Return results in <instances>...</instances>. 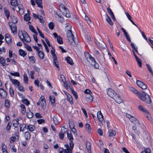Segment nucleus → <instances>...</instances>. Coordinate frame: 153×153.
<instances>
[{
	"label": "nucleus",
	"instance_id": "nucleus-1",
	"mask_svg": "<svg viewBox=\"0 0 153 153\" xmlns=\"http://www.w3.org/2000/svg\"><path fill=\"white\" fill-rule=\"evenodd\" d=\"M67 133L68 138L70 140V148H69V145L68 144L65 145L64 146L66 149H65L64 153H72V151L74 146V144L73 142V138L71 133V131H67Z\"/></svg>",
	"mask_w": 153,
	"mask_h": 153
},
{
	"label": "nucleus",
	"instance_id": "nucleus-2",
	"mask_svg": "<svg viewBox=\"0 0 153 153\" xmlns=\"http://www.w3.org/2000/svg\"><path fill=\"white\" fill-rule=\"evenodd\" d=\"M84 56L85 59L88 61L90 62L91 65L95 68H99V65L97 63L93 57L87 52L84 53Z\"/></svg>",
	"mask_w": 153,
	"mask_h": 153
},
{
	"label": "nucleus",
	"instance_id": "nucleus-3",
	"mask_svg": "<svg viewBox=\"0 0 153 153\" xmlns=\"http://www.w3.org/2000/svg\"><path fill=\"white\" fill-rule=\"evenodd\" d=\"M84 56L85 59L88 61L90 62L91 65L95 68H99V65L97 63L93 57L87 52L84 53Z\"/></svg>",
	"mask_w": 153,
	"mask_h": 153
},
{
	"label": "nucleus",
	"instance_id": "nucleus-4",
	"mask_svg": "<svg viewBox=\"0 0 153 153\" xmlns=\"http://www.w3.org/2000/svg\"><path fill=\"white\" fill-rule=\"evenodd\" d=\"M19 36L24 44H25V42H29L31 41L30 37L25 31L23 32L22 30L19 31Z\"/></svg>",
	"mask_w": 153,
	"mask_h": 153
},
{
	"label": "nucleus",
	"instance_id": "nucleus-5",
	"mask_svg": "<svg viewBox=\"0 0 153 153\" xmlns=\"http://www.w3.org/2000/svg\"><path fill=\"white\" fill-rule=\"evenodd\" d=\"M66 35L67 39L70 42L71 46L76 47L78 44V42L74 39V36L71 31L66 32Z\"/></svg>",
	"mask_w": 153,
	"mask_h": 153
},
{
	"label": "nucleus",
	"instance_id": "nucleus-6",
	"mask_svg": "<svg viewBox=\"0 0 153 153\" xmlns=\"http://www.w3.org/2000/svg\"><path fill=\"white\" fill-rule=\"evenodd\" d=\"M130 90L133 93L136 94L138 97L141 100H144L145 99V97H143L142 94L140 93L135 88L131 87H129Z\"/></svg>",
	"mask_w": 153,
	"mask_h": 153
},
{
	"label": "nucleus",
	"instance_id": "nucleus-7",
	"mask_svg": "<svg viewBox=\"0 0 153 153\" xmlns=\"http://www.w3.org/2000/svg\"><path fill=\"white\" fill-rule=\"evenodd\" d=\"M60 7L61 8V11L63 15L67 17H70L71 16V15L69 13V12L68 10H67L63 5L62 4L61 5Z\"/></svg>",
	"mask_w": 153,
	"mask_h": 153
},
{
	"label": "nucleus",
	"instance_id": "nucleus-8",
	"mask_svg": "<svg viewBox=\"0 0 153 153\" xmlns=\"http://www.w3.org/2000/svg\"><path fill=\"white\" fill-rule=\"evenodd\" d=\"M51 55L52 56V57L53 59V64L54 66H55L57 68H58V70H59V66L58 65V63L56 59V56L55 55L54 52L53 50H51Z\"/></svg>",
	"mask_w": 153,
	"mask_h": 153
},
{
	"label": "nucleus",
	"instance_id": "nucleus-9",
	"mask_svg": "<svg viewBox=\"0 0 153 153\" xmlns=\"http://www.w3.org/2000/svg\"><path fill=\"white\" fill-rule=\"evenodd\" d=\"M143 94H142V95H143V97L145 98V99L144 100H143V101H146V102L148 104H150L151 103L152 101L151 100V98L150 97L149 95L147 94L146 93H145V92H143Z\"/></svg>",
	"mask_w": 153,
	"mask_h": 153
},
{
	"label": "nucleus",
	"instance_id": "nucleus-10",
	"mask_svg": "<svg viewBox=\"0 0 153 153\" xmlns=\"http://www.w3.org/2000/svg\"><path fill=\"white\" fill-rule=\"evenodd\" d=\"M107 94L110 97L113 98L117 94L111 88H109L107 90Z\"/></svg>",
	"mask_w": 153,
	"mask_h": 153
},
{
	"label": "nucleus",
	"instance_id": "nucleus-11",
	"mask_svg": "<svg viewBox=\"0 0 153 153\" xmlns=\"http://www.w3.org/2000/svg\"><path fill=\"white\" fill-rule=\"evenodd\" d=\"M31 4L33 6L35 5V1L38 7L40 8H42V6L41 5L42 4V0H31Z\"/></svg>",
	"mask_w": 153,
	"mask_h": 153
},
{
	"label": "nucleus",
	"instance_id": "nucleus-12",
	"mask_svg": "<svg viewBox=\"0 0 153 153\" xmlns=\"http://www.w3.org/2000/svg\"><path fill=\"white\" fill-rule=\"evenodd\" d=\"M11 23H9V24L10 30L11 31L12 33L13 34H15L17 32V28L16 26L14 24H13V25H11Z\"/></svg>",
	"mask_w": 153,
	"mask_h": 153
},
{
	"label": "nucleus",
	"instance_id": "nucleus-13",
	"mask_svg": "<svg viewBox=\"0 0 153 153\" xmlns=\"http://www.w3.org/2000/svg\"><path fill=\"white\" fill-rule=\"evenodd\" d=\"M136 83L139 87L143 89H146L147 88L146 85L140 81L137 80Z\"/></svg>",
	"mask_w": 153,
	"mask_h": 153
},
{
	"label": "nucleus",
	"instance_id": "nucleus-14",
	"mask_svg": "<svg viewBox=\"0 0 153 153\" xmlns=\"http://www.w3.org/2000/svg\"><path fill=\"white\" fill-rule=\"evenodd\" d=\"M0 96L3 98H6L7 96V93L6 91L2 88H0Z\"/></svg>",
	"mask_w": 153,
	"mask_h": 153
},
{
	"label": "nucleus",
	"instance_id": "nucleus-15",
	"mask_svg": "<svg viewBox=\"0 0 153 153\" xmlns=\"http://www.w3.org/2000/svg\"><path fill=\"white\" fill-rule=\"evenodd\" d=\"M92 94H88L85 95V100L87 102H91L93 100V97L92 96Z\"/></svg>",
	"mask_w": 153,
	"mask_h": 153
},
{
	"label": "nucleus",
	"instance_id": "nucleus-16",
	"mask_svg": "<svg viewBox=\"0 0 153 153\" xmlns=\"http://www.w3.org/2000/svg\"><path fill=\"white\" fill-rule=\"evenodd\" d=\"M63 129H61L60 132L59 133V138L60 139H63L64 137V134L66 133L67 130L66 128H64V127H63Z\"/></svg>",
	"mask_w": 153,
	"mask_h": 153
},
{
	"label": "nucleus",
	"instance_id": "nucleus-17",
	"mask_svg": "<svg viewBox=\"0 0 153 153\" xmlns=\"http://www.w3.org/2000/svg\"><path fill=\"white\" fill-rule=\"evenodd\" d=\"M117 103H120L122 102V100L119 94H116L114 97L113 98Z\"/></svg>",
	"mask_w": 153,
	"mask_h": 153
},
{
	"label": "nucleus",
	"instance_id": "nucleus-18",
	"mask_svg": "<svg viewBox=\"0 0 153 153\" xmlns=\"http://www.w3.org/2000/svg\"><path fill=\"white\" fill-rule=\"evenodd\" d=\"M98 43H96L97 46L101 49L105 48V45L104 43L102 40H100L97 42Z\"/></svg>",
	"mask_w": 153,
	"mask_h": 153
},
{
	"label": "nucleus",
	"instance_id": "nucleus-19",
	"mask_svg": "<svg viewBox=\"0 0 153 153\" xmlns=\"http://www.w3.org/2000/svg\"><path fill=\"white\" fill-rule=\"evenodd\" d=\"M36 128L35 126L32 125H27L26 130L30 132H32Z\"/></svg>",
	"mask_w": 153,
	"mask_h": 153
},
{
	"label": "nucleus",
	"instance_id": "nucleus-20",
	"mask_svg": "<svg viewBox=\"0 0 153 153\" xmlns=\"http://www.w3.org/2000/svg\"><path fill=\"white\" fill-rule=\"evenodd\" d=\"M97 117L99 120L100 122H102L103 120V116L100 111H98L97 113Z\"/></svg>",
	"mask_w": 153,
	"mask_h": 153
},
{
	"label": "nucleus",
	"instance_id": "nucleus-21",
	"mask_svg": "<svg viewBox=\"0 0 153 153\" xmlns=\"http://www.w3.org/2000/svg\"><path fill=\"white\" fill-rule=\"evenodd\" d=\"M130 120L132 123H134L135 124H138L140 125V123L139 121L134 117L132 116L130 118Z\"/></svg>",
	"mask_w": 153,
	"mask_h": 153
},
{
	"label": "nucleus",
	"instance_id": "nucleus-22",
	"mask_svg": "<svg viewBox=\"0 0 153 153\" xmlns=\"http://www.w3.org/2000/svg\"><path fill=\"white\" fill-rule=\"evenodd\" d=\"M24 135L26 140H29L30 138V134L28 131H26L24 133Z\"/></svg>",
	"mask_w": 153,
	"mask_h": 153
},
{
	"label": "nucleus",
	"instance_id": "nucleus-23",
	"mask_svg": "<svg viewBox=\"0 0 153 153\" xmlns=\"http://www.w3.org/2000/svg\"><path fill=\"white\" fill-rule=\"evenodd\" d=\"M85 146L88 153H91V150L90 143L89 142L86 141L85 143Z\"/></svg>",
	"mask_w": 153,
	"mask_h": 153
},
{
	"label": "nucleus",
	"instance_id": "nucleus-24",
	"mask_svg": "<svg viewBox=\"0 0 153 153\" xmlns=\"http://www.w3.org/2000/svg\"><path fill=\"white\" fill-rule=\"evenodd\" d=\"M9 78L10 81L13 84L16 85L17 86H19V85H20V83L18 80L15 79H12L10 77H9Z\"/></svg>",
	"mask_w": 153,
	"mask_h": 153
},
{
	"label": "nucleus",
	"instance_id": "nucleus-25",
	"mask_svg": "<svg viewBox=\"0 0 153 153\" xmlns=\"http://www.w3.org/2000/svg\"><path fill=\"white\" fill-rule=\"evenodd\" d=\"M20 131H24L27 129V125L25 124H23L19 126Z\"/></svg>",
	"mask_w": 153,
	"mask_h": 153
},
{
	"label": "nucleus",
	"instance_id": "nucleus-26",
	"mask_svg": "<svg viewBox=\"0 0 153 153\" xmlns=\"http://www.w3.org/2000/svg\"><path fill=\"white\" fill-rule=\"evenodd\" d=\"M116 132L114 131L112 129L109 131V136L110 138H113L116 135Z\"/></svg>",
	"mask_w": 153,
	"mask_h": 153
},
{
	"label": "nucleus",
	"instance_id": "nucleus-27",
	"mask_svg": "<svg viewBox=\"0 0 153 153\" xmlns=\"http://www.w3.org/2000/svg\"><path fill=\"white\" fill-rule=\"evenodd\" d=\"M10 4L13 7L12 9L14 10L13 7H17V1L16 0H11L10 1Z\"/></svg>",
	"mask_w": 153,
	"mask_h": 153
},
{
	"label": "nucleus",
	"instance_id": "nucleus-28",
	"mask_svg": "<svg viewBox=\"0 0 153 153\" xmlns=\"http://www.w3.org/2000/svg\"><path fill=\"white\" fill-rule=\"evenodd\" d=\"M65 30L67 32L68 31H71V26L69 23H66L65 25Z\"/></svg>",
	"mask_w": 153,
	"mask_h": 153
},
{
	"label": "nucleus",
	"instance_id": "nucleus-29",
	"mask_svg": "<svg viewBox=\"0 0 153 153\" xmlns=\"http://www.w3.org/2000/svg\"><path fill=\"white\" fill-rule=\"evenodd\" d=\"M126 15L128 18V19L134 25H135L136 27H137V25L133 22V21L131 19V16L128 13H126Z\"/></svg>",
	"mask_w": 153,
	"mask_h": 153
},
{
	"label": "nucleus",
	"instance_id": "nucleus-30",
	"mask_svg": "<svg viewBox=\"0 0 153 153\" xmlns=\"http://www.w3.org/2000/svg\"><path fill=\"white\" fill-rule=\"evenodd\" d=\"M38 56H39L40 59H42L44 57V53L40 51H39L38 52Z\"/></svg>",
	"mask_w": 153,
	"mask_h": 153
},
{
	"label": "nucleus",
	"instance_id": "nucleus-31",
	"mask_svg": "<svg viewBox=\"0 0 153 153\" xmlns=\"http://www.w3.org/2000/svg\"><path fill=\"white\" fill-rule=\"evenodd\" d=\"M67 100L69 102V103L71 104H73V98L71 97V96L69 94L68 95V96H67Z\"/></svg>",
	"mask_w": 153,
	"mask_h": 153
},
{
	"label": "nucleus",
	"instance_id": "nucleus-32",
	"mask_svg": "<svg viewBox=\"0 0 153 153\" xmlns=\"http://www.w3.org/2000/svg\"><path fill=\"white\" fill-rule=\"evenodd\" d=\"M5 60L2 56H0V63L3 66L5 65Z\"/></svg>",
	"mask_w": 153,
	"mask_h": 153
},
{
	"label": "nucleus",
	"instance_id": "nucleus-33",
	"mask_svg": "<svg viewBox=\"0 0 153 153\" xmlns=\"http://www.w3.org/2000/svg\"><path fill=\"white\" fill-rule=\"evenodd\" d=\"M33 116V114L30 110L27 112V117L29 118H32Z\"/></svg>",
	"mask_w": 153,
	"mask_h": 153
},
{
	"label": "nucleus",
	"instance_id": "nucleus-34",
	"mask_svg": "<svg viewBox=\"0 0 153 153\" xmlns=\"http://www.w3.org/2000/svg\"><path fill=\"white\" fill-rule=\"evenodd\" d=\"M19 55L23 57L25 56L27 54V53L21 49H20L19 51Z\"/></svg>",
	"mask_w": 153,
	"mask_h": 153
},
{
	"label": "nucleus",
	"instance_id": "nucleus-35",
	"mask_svg": "<svg viewBox=\"0 0 153 153\" xmlns=\"http://www.w3.org/2000/svg\"><path fill=\"white\" fill-rule=\"evenodd\" d=\"M20 107L21 108L22 113L23 114H25L26 112V108L25 105L23 104H21L20 105Z\"/></svg>",
	"mask_w": 153,
	"mask_h": 153
},
{
	"label": "nucleus",
	"instance_id": "nucleus-36",
	"mask_svg": "<svg viewBox=\"0 0 153 153\" xmlns=\"http://www.w3.org/2000/svg\"><path fill=\"white\" fill-rule=\"evenodd\" d=\"M4 10L5 15L7 18V19H8L10 16V12L6 8H5L4 9Z\"/></svg>",
	"mask_w": 153,
	"mask_h": 153
},
{
	"label": "nucleus",
	"instance_id": "nucleus-37",
	"mask_svg": "<svg viewBox=\"0 0 153 153\" xmlns=\"http://www.w3.org/2000/svg\"><path fill=\"white\" fill-rule=\"evenodd\" d=\"M66 60L67 61V62L68 64L72 65L73 64V62L72 60L69 57H68L66 58Z\"/></svg>",
	"mask_w": 153,
	"mask_h": 153
},
{
	"label": "nucleus",
	"instance_id": "nucleus-38",
	"mask_svg": "<svg viewBox=\"0 0 153 153\" xmlns=\"http://www.w3.org/2000/svg\"><path fill=\"white\" fill-rule=\"evenodd\" d=\"M85 127L86 130L88 133H90L91 131V128L90 125L86 123L85 125Z\"/></svg>",
	"mask_w": 153,
	"mask_h": 153
},
{
	"label": "nucleus",
	"instance_id": "nucleus-39",
	"mask_svg": "<svg viewBox=\"0 0 153 153\" xmlns=\"http://www.w3.org/2000/svg\"><path fill=\"white\" fill-rule=\"evenodd\" d=\"M45 101V97L43 96H41L39 99V100L38 102L37 103V105H40V103L42 101Z\"/></svg>",
	"mask_w": 153,
	"mask_h": 153
},
{
	"label": "nucleus",
	"instance_id": "nucleus-40",
	"mask_svg": "<svg viewBox=\"0 0 153 153\" xmlns=\"http://www.w3.org/2000/svg\"><path fill=\"white\" fill-rule=\"evenodd\" d=\"M24 20L27 21H29L30 19L29 14L27 13L24 16Z\"/></svg>",
	"mask_w": 153,
	"mask_h": 153
},
{
	"label": "nucleus",
	"instance_id": "nucleus-41",
	"mask_svg": "<svg viewBox=\"0 0 153 153\" xmlns=\"http://www.w3.org/2000/svg\"><path fill=\"white\" fill-rule=\"evenodd\" d=\"M11 18L12 22L15 24L17 22V19L14 16H11Z\"/></svg>",
	"mask_w": 153,
	"mask_h": 153
},
{
	"label": "nucleus",
	"instance_id": "nucleus-42",
	"mask_svg": "<svg viewBox=\"0 0 153 153\" xmlns=\"http://www.w3.org/2000/svg\"><path fill=\"white\" fill-rule=\"evenodd\" d=\"M19 125V121L16 120L13 121V125L15 128H17Z\"/></svg>",
	"mask_w": 153,
	"mask_h": 153
},
{
	"label": "nucleus",
	"instance_id": "nucleus-43",
	"mask_svg": "<svg viewBox=\"0 0 153 153\" xmlns=\"http://www.w3.org/2000/svg\"><path fill=\"white\" fill-rule=\"evenodd\" d=\"M57 42L60 44H62L63 43L62 39L59 36L57 39Z\"/></svg>",
	"mask_w": 153,
	"mask_h": 153
},
{
	"label": "nucleus",
	"instance_id": "nucleus-44",
	"mask_svg": "<svg viewBox=\"0 0 153 153\" xmlns=\"http://www.w3.org/2000/svg\"><path fill=\"white\" fill-rule=\"evenodd\" d=\"M49 100L50 101V102L51 103L53 104V103H54L55 102V97L53 96H50Z\"/></svg>",
	"mask_w": 153,
	"mask_h": 153
},
{
	"label": "nucleus",
	"instance_id": "nucleus-45",
	"mask_svg": "<svg viewBox=\"0 0 153 153\" xmlns=\"http://www.w3.org/2000/svg\"><path fill=\"white\" fill-rule=\"evenodd\" d=\"M22 102L27 106H28L30 104L29 101L26 99H24L22 100Z\"/></svg>",
	"mask_w": 153,
	"mask_h": 153
},
{
	"label": "nucleus",
	"instance_id": "nucleus-46",
	"mask_svg": "<svg viewBox=\"0 0 153 153\" xmlns=\"http://www.w3.org/2000/svg\"><path fill=\"white\" fill-rule=\"evenodd\" d=\"M53 122L55 124L58 125L59 124V122L57 119V117L55 116H53Z\"/></svg>",
	"mask_w": 153,
	"mask_h": 153
},
{
	"label": "nucleus",
	"instance_id": "nucleus-47",
	"mask_svg": "<svg viewBox=\"0 0 153 153\" xmlns=\"http://www.w3.org/2000/svg\"><path fill=\"white\" fill-rule=\"evenodd\" d=\"M137 62L140 67H141L142 63L141 60L138 58H137L136 59Z\"/></svg>",
	"mask_w": 153,
	"mask_h": 153
},
{
	"label": "nucleus",
	"instance_id": "nucleus-48",
	"mask_svg": "<svg viewBox=\"0 0 153 153\" xmlns=\"http://www.w3.org/2000/svg\"><path fill=\"white\" fill-rule=\"evenodd\" d=\"M106 20L107 22L110 25H113V23L111 20L110 17L108 18V19L106 18Z\"/></svg>",
	"mask_w": 153,
	"mask_h": 153
},
{
	"label": "nucleus",
	"instance_id": "nucleus-49",
	"mask_svg": "<svg viewBox=\"0 0 153 153\" xmlns=\"http://www.w3.org/2000/svg\"><path fill=\"white\" fill-rule=\"evenodd\" d=\"M5 106L7 108H9L10 106V102L8 100H6L5 101Z\"/></svg>",
	"mask_w": 153,
	"mask_h": 153
},
{
	"label": "nucleus",
	"instance_id": "nucleus-50",
	"mask_svg": "<svg viewBox=\"0 0 153 153\" xmlns=\"http://www.w3.org/2000/svg\"><path fill=\"white\" fill-rule=\"evenodd\" d=\"M151 150L150 149L148 148H146L144 150L142 151L141 153H150Z\"/></svg>",
	"mask_w": 153,
	"mask_h": 153
},
{
	"label": "nucleus",
	"instance_id": "nucleus-51",
	"mask_svg": "<svg viewBox=\"0 0 153 153\" xmlns=\"http://www.w3.org/2000/svg\"><path fill=\"white\" fill-rule=\"evenodd\" d=\"M29 60L32 63H34L35 61V59L33 56H30L29 57Z\"/></svg>",
	"mask_w": 153,
	"mask_h": 153
},
{
	"label": "nucleus",
	"instance_id": "nucleus-52",
	"mask_svg": "<svg viewBox=\"0 0 153 153\" xmlns=\"http://www.w3.org/2000/svg\"><path fill=\"white\" fill-rule=\"evenodd\" d=\"M48 27L50 29L52 30L53 29L54 27V24L52 22H50L48 24Z\"/></svg>",
	"mask_w": 153,
	"mask_h": 153
},
{
	"label": "nucleus",
	"instance_id": "nucleus-53",
	"mask_svg": "<svg viewBox=\"0 0 153 153\" xmlns=\"http://www.w3.org/2000/svg\"><path fill=\"white\" fill-rule=\"evenodd\" d=\"M25 47L27 50L28 51H32V49L31 48L30 46H29L27 44H26L25 43Z\"/></svg>",
	"mask_w": 153,
	"mask_h": 153
},
{
	"label": "nucleus",
	"instance_id": "nucleus-54",
	"mask_svg": "<svg viewBox=\"0 0 153 153\" xmlns=\"http://www.w3.org/2000/svg\"><path fill=\"white\" fill-rule=\"evenodd\" d=\"M145 116L148 118V119L149 120H150V119H151V117L149 113L148 112L147 110V112H145Z\"/></svg>",
	"mask_w": 153,
	"mask_h": 153
},
{
	"label": "nucleus",
	"instance_id": "nucleus-55",
	"mask_svg": "<svg viewBox=\"0 0 153 153\" xmlns=\"http://www.w3.org/2000/svg\"><path fill=\"white\" fill-rule=\"evenodd\" d=\"M10 74L13 76H19L20 74L18 72H15L14 73L10 72Z\"/></svg>",
	"mask_w": 153,
	"mask_h": 153
},
{
	"label": "nucleus",
	"instance_id": "nucleus-56",
	"mask_svg": "<svg viewBox=\"0 0 153 153\" xmlns=\"http://www.w3.org/2000/svg\"><path fill=\"white\" fill-rule=\"evenodd\" d=\"M71 91L73 94L76 100H77L78 98V96L77 95V93L75 91H74L73 89H71Z\"/></svg>",
	"mask_w": 153,
	"mask_h": 153
},
{
	"label": "nucleus",
	"instance_id": "nucleus-57",
	"mask_svg": "<svg viewBox=\"0 0 153 153\" xmlns=\"http://www.w3.org/2000/svg\"><path fill=\"white\" fill-rule=\"evenodd\" d=\"M34 33L35 34L33 35V37L35 41L36 42H37L38 41V39L37 38V35H38V33L37 32V33Z\"/></svg>",
	"mask_w": 153,
	"mask_h": 153
},
{
	"label": "nucleus",
	"instance_id": "nucleus-58",
	"mask_svg": "<svg viewBox=\"0 0 153 153\" xmlns=\"http://www.w3.org/2000/svg\"><path fill=\"white\" fill-rule=\"evenodd\" d=\"M139 109L141 111L144 112H147V110L145 109L144 107H143L141 105H139L138 106Z\"/></svg>",
	"mask_w": 153,
	"mask_h": 153
},
{
	"label": "nucleus",
	"instance_id": "nucleus-59",
	"mask_svg": "<svg viewBox=\"0 0 153 153\" xmlns=\"http://www.w3.org/2000/svg\"><path fill=\"white\" fill-rule=\"evenodd\" d=\"M24 80L25 83H27L28 81V77L26 74L24 75Z\"/></svg>",
	"mask_w": 153,
	"mask_h": 153
},
{
	"label": "nucleus",
	"instance_id": "nucleus-60",
	"mask_svg": "<svg viewBox=\"0 0 153 153\" xmlns=\"http://www.w3.org/2000/svg\"><path fill=\"white\" fill-rule=\"evenodd\" d=\"M83 13L85 15V20L87 21L88 23H90L91 22V21L89 18L88 16L85 15V14L84 13Z\"/></svg>",
	"mask_w": 153,
	"mask_h": 153
},
{
	"label": "nucleus",
	"instance_id": "nucleus-61",
	"mask_svg": "<svg viewBox=\"0 0 153 153\" xmlns=\"http://www.w3.org/2000/svg\"><path fill=\"white\" fill-rule=\"evenodd\" d=\"M30 29L34 33H37V32L35 30L34 28L33 27L32 25H30L29 27Z\"/></svg>",
	"mask_w": 153,
	"mask_h": 153
},
{
	"label": "nucleus",
	"instance_id": "nucleus-62",
	"mask_svg": "<svg viewBox=\"0 0 153 153\" xmlns=\"http://www.w3.org/2000/svg\"><path fill=\"white\" fill-rule=\"evenodd\" d=\"M131 46L132 48H133L137 53H138V51L137 50V48L135 47L134 44L133 43H131Z\"/></svg>",
	"mask_w": 153,
	"mask_h": 153
},
{
	"label": "nucleus",
	"instance_id": "nucleus-63",
	"mask_svg": "<svg viewBox=\"0 0 153 153\" xmlns=\"http://www.w3.org/2000/svg\"><path fill=\"white\" fill-rule=\"evenodd\" d=\"M146 65L149 71L152 74H153V71L151 66L148 64H146Z\"/></svg>",
	"mask_w": 153,
	"mask_h": 153
},
{
	"label": "nucleus",
	"instance_id": "nucleus-64",
	"mask_svg": "<svg viewBox=\"0 0 153 153\" xmlns=\"http://www.w3.org/2000/svg\"><path fill=\"white\" fill-rule=\"evenodd\" d=\"M107 10L110 16L113 14V13L112 12L111 10L109 8L107 7Z\"/></svg>",
	"mask_w": 153,
	"mask_h": 153
}]
</instances>
